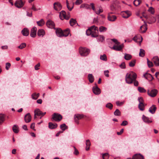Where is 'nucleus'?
<instances>
[{
    "label": "nucleus",
    "mask_w": 159,
    "mask_h": 159,
    "mask_svg": "<svg viewBox=\"0 0 159 159\" xmlns=\"http://www.w3.org/2000/svg\"><path fill=\"white\" fill-rule=\"evenodd\" d=\"M136 62V60H134L130 62H129V66L130 67H134L135 65Z\"/></svg>",
    "instance_id": "nucleus-46"
},
{
    "label": "nucleus",
    "mask_w": 159,
    "mask_h": 159,
    "mask_svg": "<svg viewBox=\"0 0 159 159\" xmlns=\"http://www.w3.org/2000/svg\"><path fill=\"white\" fill-rule=\"evenodd\" d=\"M103 159H108L109 158L108 154L107 153H105L102 155Z\"/></svg>",
    "instance_id": "nucleus-52"
},
{
    "label": "nucleus",
    "mask_w": 159,
    "mask_h": 159,
    "mask_svg": "<svg viewBox=\"0 0 159 159\" xmlns=\"http://www.w3.org/2000/svg\"><path fill=\"white\" fill-rule=\"evenodd\" d=\"M100 59L103 61H106L107 60V58L106 54H104L102 55H101Z\"/></svg>",
    "instance_id": "nucleus-44"
},
{
    "label": "nucleus",
    "mask_w": 159,
    "mask_h": 159,
    "mask_svg": "<svg viewBox=\"0 0 159 159\" xmlns=\"http://www.w3.org/2000/svg\"><path fill=\"white\" fill-rule=\"evenodd\" d=\"M145 54V51L144 50L142 49H140L139 54V56L143 57L144 56Z\"/></svg>",
    "instance_id": "nucleus-38"
},
{
    "label": "nucleus",
    "mask_w": 159,
    "mask_h": 159,
    "mask_svg": "<svg viewBox=\"0 0 159 159\" xmlns=\"http://www.w3.org/2000/svg\"><path fill=\"white\" fill-rule=\"evenodd\" d=\"M90 52V50L89 49L81 47L79 48V52L81 56H86L89 54Z\"/></svg>",
    "instance_id": "nucleus-3"
},
{
    "label": "nucleus",
    "mask_w": 159,
    "mask_h": 159,
    "mask_svg": "<svg viewBox=\"0 0 159 159\" xmlns=\"http://www.w3.org/2000/svg\"><path fill=\"white\" fill-rule=\"evenodd\" d=\"M144 77L149 81H151L153 79V77L150 74L146 73L143 75Z\"/></svg>",
    "instance_id": "nucleus-17"
},
{
    "label": "nucleus",
    "mask_w": 159,
    "mask_h": 159,
    "mask_svg": "<svg viewBox=\"0 0 159 159\" xmlns=\"http://www.w3.org/2000/svg\"><path fill=\"white\" fill-rule=\"evenodd\" d=\"M30 128L33 129H34V128H35V123H32L31 125H30Z\"/></svg>",
    "instance_id": "nucleus-64"
},
{
    "label": "nucleus",
    "mask_w": 159,
    "mask_h": 159,
    "mask_svg": "<svg viewBox=\"0 0 159 159\" xmlns=\"http://www.w3.org/2000/svg\"><path fill=\"white\" fill-rule=\"evenodd\" d=\"M137 77L136 74L133 71L127 73L125 76V81L128 84H131L134 82V85L135 86H138V82L136 80Z\"/></svg>",
    "instance_id": "nucleus-1"
},
{
    "label": "nucleus",
    "mask_w": 159,
    "mask_h": 159,
    "mask_svg": "<svg viewBox=\"0 0 159 159\" xmlns=\"http://www.w3.org/2000/svg\"><path fill=\"white\" fill-rule=\"evenodd\" d=\"M97 37H98V38H97V40L98 41L102 42L105 39V38L103 35H98V36Z\"/></svg>",
    "instance_id": "nucleus-39"
},
{
    "label": "nucleus",
    "mask_w": 159,
    "mask_h": 159,
    "mask_svg": "<svg viewBox=\"0 0 159 159\" xmlns=\"http://www.w3.org/2000/svg\"><path fill=\"white\" fill-rule=\"evenodd\" d=\"M52 116V119L56 121H59L62 118V116L58 113H54Z\"/></svg>",
    "instance_id": "nucleus-4"
},
{
    "label": "nucleus",
    "mask_w": 159,
    "mask_h": 159,
    "mask_svg": "<svg viewBox=\"0 0 159 159\" xmlns=\"http://www.w3.org/2000/svg\"><path fill=\"white\" fill-rule=\"evenodd\" d=\"M141 2L140 0H134L133 3L135 6H137L140 4Z\"/></svg>",
    "instance_id": "nucleus-48"
},
{
    "label": "nucleus",
    "mask_w": 159,
    "mask_h": 159,
    "mask_svg": "<svg viewBox=\"0 0 159 159\" xmlns=\"http://www.w3.org/2000/svg\"><path fill=\"white\" fill-rule=\"evenodd\" d=\"M25 3V2H23L22 0H16L14 3V5L18 8H21L24 5Z\"/></svg>",
    "instance_id": "nucleus-5"
},
{
    "label": "nucleus",
    "mask_w": 159,
    "mask_h": 159,
    "mask_svg": "<svg viewBox=\"0 0 159 159\" xmlns=\"http://www.w3.org/2000/svg\"><path fill=\"white\" fill-rule=\"evenodd\" d=\"M152 61L156 66H159V58L157 57H155L152 59Z\"/></svg>",
    "instance_id": "nucleus-18"
},
{
    "label": "nucleus",
    "mask_w": 159,
    "mask_h": 159,
    "mask_svg": "<svg viewBox=\"0 0 159 159\" xmlns=\"http://www.w3.org/2000/svg\"><path fill=\"white\" fill-rule=\"evenodd\" d=\"M128 124V123L127 121L124 120L122 122L120 125L121 126H125L127 125Z\"/></svg>",
    "instance_id": "nucleus-60"
},
{
    "label": "nucleus",
    "mask_w": 159,
    "mask_h": 159,
    "mask_svg": "<svg viewBox=\"0 0 159 159\" xmlns=\"http://www.w3.org/2000/svg\"><path fill=\"white\" fill-rule=\"evenodd\" d=\"M11 66V64L10 63L7 62L6 64L5 68L7 70H8Z\"/></svg>",
    "instance_id": "nucleus-57"
},
{
    "label": "nucleus",
    "mask_w": 159,
    "mask_h": 159,
    "mask_svg": "<svg viewBox=\"0 0 159 159\" xmlns=\"http://www.w3.org/2000/svg\"><path fill=\"white\" fill-rule=\"evenodd\" d=\"M73 148L74 149L75 151L74 152V154L76 155H77L79 154V152L78 150L75 147L73 146Z\"/></svg>",
    "instance_id": "nucleus-56"
},
{
    "label": "nucleus",
    "mask_w": 159,
    "mask_h": 159,
    "mask_svg": "<svg viewBox=\"0 0 159 159\" xmlns=\"http://www.w3.org/2000/svg\"><path fill=\"white\" fill-rule=\"evenodd\" d=\"M25 120L26 123L30 122L31 120V117L30 113H27L25 116Z\"/></svg>",
    "instance_id": "nucleus-15"
},
{
    "label": "nucleus",
    "mask_w": 159,
    "mask_h": 159,
    "mask_svg": "<svg viewBox=\"0 0 159 159\" xmlns=\"http://www.w3.org/2000/svg\"><path fill=\"white\" fill-rule=\"evenodd\" d=\"M114 115L115 116H120V115L121 113L119 109H117L114 112Z\"/></svg>",
    "instance_id": "nucleus-47"
},
{
    "label": "nucleus",
    "mask_w": 159,
    "mask_h": 159,
    "mask_svg": "<svg viewBox=\"0 0 159 159\" xmlns=\"http://www.w3.org/2000/svg\"><path fill=\"white\" fill-rule=\"evenodd\" d=\"M56 33L58 36L59 37H63V32L60 29H57L56 30Z\"/></svg>",
    "instance_id": "nucleus-20"
},
{
    "label": "nucleus",
    "mask_w": 159,
    "mask_h": 159,
    "mask_svg": "<svg viewBox=\"0 0 159 159\" xmlns=\"http://www.w3.org/2000/svg\"><path fill=\"white\" fill-rule=\"evenodd\" d=\"M84 115L83 114H76L74 115V116L76 117L78 120H80L84 117Z\"/></svg>",
    "instance_id": "nucleus-33"
},
{
    "label": "nucleus",
    "mask_w": 159,
    "mask_h": 159,
    "mask_svg": "<svg viewBox=\"0 0 159 159\" xmlns=\"http://www.w3.org/2000/svg\"><path fill=\"white\" fill-rule=\"evenodd\" d=\"M5 116L2 114H0V125L1 124L4 120Z\"/></svg>",
    "instance_id": "nucleus-42"
},
{
    "label": "nucleus",
    "mask_w": 159,
    "mask_h": 159,
    "mask_svg": "<svg viewBox=\"0 0 159 159\" xmlns=\"http://www.w3.org/2000/svg\"><path fill=\"white\" fill-rule=\"evenodd\" d=\"M60 128L62 129V131H63V132L66 129H67L68 127L65 124H63L60 125Z\"/></svg>",
    "instance_id": "nucleus-37"
},
{
    "label": "nucleus",
    "mask_w": 159,
    "mask_h": 159,
    "mask_svg": "<svg viewBox=\"0 0 159 159\" xmlns=\"http://www.w3.org/2000/svg\"><path fill=\"white\" fill-rule=\"evenodd\" d=\"M45 34V31L43 29H39L37 32V35L39 37H43Z\"/></svg>",
    "instance_id": "nucleus-19"
},
{
    "label": "nucleus",
    "mask_w": 159,
    "mask_h": 159,
    "mask_svg": "<svg viewBox=\"0 0 159 159\" xmlns=\"http://www.w3.org/2000/svg\"><path fill=\"white\" fill-rule=\"evenodd\" d=\"M107 18L109 21H114L116 19V17L115 15H110V13H108Z\"/></svg>",
    "instance_id": "nucleus-16"
},
{
    "label": "nucleus",
    "mask_w": 159,
    "mask_h": 159,
    "mask_svg": "<svg viewBox=\"0 0 159 159\" xmlns=\"http://www.w3.org/2000/svg\"><path fill=\"white\" fill-rule=\"evenodd\" d=\"M70 33V30L67 29L64 31L63 32V36L66 37L68 36Z\"/></svg>",
    "instance_id": "nucleus-31"
},
{
    "label": "nucleus",
    "mask_w": 159,
    "mask_h": 159,
    "mask_svg": "<svg viewBox=\"0 0 159 159\" xmlns=\"http://www.w3.org/2000/svg\"><path fill=\"white\" fill-rule=\"evenodd\" d=\"M113 106V105L111 103H108L106 105V107L109 108L110 110L112 109Z\"/></svg>",
    "instance_id": "nucleus-49"
},
{
    "label": "nucleus",
    "mask_w": 159,
    "mask_h": 159,
    "mask_svg": "<svg viewBox=\"0 0 159 159\" xmlns=\"http://www.w3.org/2000/svg\"><path fill=\"white\" fill-rule=\"evenodd\" d=\"M82 2V1L81 0H77L75 2V4L79 5Z\"/></svg>",
    "instance_id": "nucleus-62"
},
{
    "label": "nucleus",
    "mask_w": 159,
    "mask_h": 159,
    "mask_svg": "<svg viewBox=\"0 0 159 159\" xmlns=\"http://www.w3.org/2000/svg\"><path fill=\"white\" fill-rule=\"evenodd\" d=\"M98 30V27L95 25H93L90 27L86 31V34L87 35L89 36L91 35L92 30Z\"/></svg>",
    "instance_id": "nucleus-7"
},
{
    "label": "nucleus",
    "mask_w": 159,
    "mask_h": 159,
    "mask_svg": "<svg viewBox=\"0 0 159 159\" xmlns=\"http://www.w3.org/2000/svg\"><path fill=\"white\" fill-rule=\"evenodd\" d=\"M88 79L89 82L90 83L93 82L94 80V77L93 75L91 74H89L88 75Z\"/></svg>",
    "instance_id": "nucleus-25"
},
{
    "label": "nucleus",
    "mask_w": 159,
    "mask_h": 159,
    "mask_svg": "<svg viewBox=\"0 0 159 159\" xmlns=\"http://www.w3.org/2000/svg\"><path fill=\"white\" fill-rule=\"evenodd\" d=\"M76 23L77 21L75 19L71 18L70 20V23L72 26H74Z\"/></svg>",
    "instance_id": "nucleus-34"
},
{
    "label": "nucleus",
    "mask_w": 159,
    "mask_h": 159,
    "mask_svg": "<svg viewBox=\"0 0 159 159\" xmlns=\"http://www.w3.org/2000/svg\"><path fill=\"white\" fill-rule=\"evenodd\" d=\"M66 3L67 8L69 11H71L73 7V6H72L71 8H70L69 5L68 1L67 0H66Z\"/></svg>",
    "instance_id": "nucleus-55"
},
{
    "label": "nucleus",
    "mask_w": 159,
    "mask_h": 159,
    "mask_svg": "<svg viewBox=\"0 0 159 159\" xmlns=\"http://www.w3.org/2000/svg\"><path fill=\"white\" fill-rule=\"evenodd\" d=\"M138 101L139 102V103H144V100L142 97H139L138 98Z\"/></svg>",
    "instance_id": "nucleus-59"
},
{
    "label": "nucleus",
    "mask_w": 159,
    "mask_h": 159,
    "mask_svg": "<svg viewBox=\"0 0 159 159\" xmlns=\"http://www.w3.org/2000/svg\"><path fill=\"white\" fill-rule=\"evenodd\" d=\"M144 103H139L138 105V108L142 111H143L144 109Z\"/></svg>",
    "instance_id": "nucleus-32"
},
{
    "label": "nucleus",
    "mask_w": 159,
    "mask_h": 159,
    "mask_svg": "<svg viewBox=\"0 0 159 159\" xmlns=\"http://www.w3.org/2000/svg\"><path fill=\"white\" fill-rule=\"evenodd\" d=\"M109 71L107 70L104 71L105 75L107 77H109Z\"/></svg>",
    "instance_id": "nucleus-58"
},
{
    "label": "nucleus",
    "mask_w": 159,
    "mask_h": 159,
    "mask_svg": "<svg viewBox=\"0 0 159 159\" xmlns=\"http://www.w3.org/2000/svg\"><path fill=\"white\" fill-rule=\"evenodd\" d=\"M91 36L92 37H97L98 36V29L97 30H92Z\"/></svg>",
    "instance_id": "nucleus-21"
},
{
    "label": "nucleus",
    "mask_w": 159,
    "mask_h": 159,
    "mask_svg": "<svg viewBox=\"0 0 159 159\" xmlns=\"http://www.w3.org/2000/svg\"><path fill=\"white\" fill-rule=\"evenodd\" d=\"M132 58V56L129 54L125 53V54L124 58L126 60H129Z\"/></svg>",
    "instance_id": "nucleus-35"
},
{
    "label": "nucleus",
    "mask_w": 159,
    "mask_h": 159,
    "mask_svg": "<svg viewBox=\"0 0 159 159\" xmlns=\"http://www.w3.org/2000/svg\"><path fill=\"white\" fill-rule=\"evenodd\" d=\"M110 40L112 41L116 45H114L112 47H111V49L117 51H122L124 45L123 44L120 45V43L116 39H111Z\"/></svg>",
    "instance_id": "nucleus-2"
},
{
    "label": "nucleus",
    "mask_w": 159,
    "mask_h": 159,
    "mask_svg": "<svg viewBox=\"0 0 159 159\" xmlns=\"http://www.w3.org/2000/svg\"><path fill=\"white\" fill-rule=\"evenodd\" d=\"M34 113H35V115H37L38 116H41L42 111L39 109L37 108L34 111Z\"/></svg>",
    "instance_id": "nucleus-28"
},
{
    "label": "nucleus",
    "mask_w": 159,
    "mask_h": 159,
    "mask_svg": "<svg viewBox=\"0 0 159 159\" xmlns=\"http://www.w3.org/2000/svg\"><path fill=\"white\" fill-rule=\"evenodd\" d=\"M139 91L141 93H144L146 92V90L143 88L139 87L138 89Z\"/></svg>",
    "instance_id": "nucleus-41"
},
{
    "label": "nucleus",
    "mask_w": 159,
    "mask_h": 159,
    "mask_svg": "<svg viewBox=\"0 0 159 159\" xmlns=\"http://www.w3.org/2000/svg\"><path fill=\"white\" fill-rule=\"evenodd\" d=\"M95 86L93 87L92 90L93 93L96 95H98L101 93V90L97 86L96 84H95Z\"/></svg>",
    "instance_id": "nucleus-9"
},
{
    "label": "nucleus",
    "mask_w": 159,
    "mask_h": 159,
    "mask_svg": "<svg viewBox=\"0 0 159 159\" xmlns=\"http://www.w3.org/2000/svg\"><path fill=\"white\" fill-rule=\"evenodd\" d=\"M142 119L145 122L147 123H150L152 122V121L150 120L148 117H146L144 115L143 116Z\"/></svg>",
    "instance_id": "nucleus-27"
},
{
    "label": "nucleus",
    "mask_w": 159,
    "mask_h": 159,
    "mask_svg": "<svg viewBox=\"0 0 159 159\" xmlns=\"http://www.w3.org/2000/svg\"><path fill=\"white\" fill-rule=\"evenodd\" d=\"M132 159H144V157L140 153L136 154L133 156Z\"/></svg>",
    "instance_id": "nucleus-14"
},
{
    "label": "nucleus",
    "mask_w": 159,
    "mask_h": 159,
    "mask_svg": "<svg viewBox=\"0 0 159 159\" xmlns=\"http://www.w3.org/2000/svg\"><path fill=\"white\" fill-rule=\"evenodd\" d=\"M59 16L61 20L64 19L68 20L69 19V17H66V12L64 11H62L60 13Z\"/></svg>",
    "instance_id": "nucleus-8"
},
{
    "label": "nucleus",
    "mask_w": 159,
    "mask_h": 159,
    "mask_svg": "<svg viewBox=\"0 0 159 159\" xmlns=\"http://www.w3.org/2000/svg\"><path fill=\"white\" fill-rule=\"evenodd\" d=\"M103 10L102 9H99L98 11H95V12L97 14L99 15L101 13L103 12Z\"/></svg>",
    "instance_id": "nucleus-63"
},
{
    "label": "nucleus",
    "mask_w": 159,
    "mask_h": 159,
    "mask_svg": "<svg viewBox=\"0 0 159 159\" xmlns=\"http://www.w3.org/2000/svg\"><path fill=\"white\" fill-rule=\"evenodd\" d=\"M86 142V146L85 149L86 151H88L89 149L90 146L91 145V143L90 140L89 139L87 140Z\"/></svg>",
    "instance_id": "nucleus-29"
},
{
    "label": "nucleus",
    "mask_w": 159,
    "mask_h": 159,
    "mask_svg": "<svg viewBox=\"0 0 159 159\" xmlns=\"http://www.w3.org/2000/svg\"><path fill=\"white\" fill-rule=\"evenodd\" d=\"M156 109L157 108L155 105H153L149 108V111L152 114H153L155 112Z\"/></svg>",
    "instance_id": "nucleus-24"
},
{
    "label": "nucleus",
    "mask_w": 159,
    "mask_h": 159,
    "mask_svg": "<svg viewBox=\"0 0 159 159\" xmlns=\"http://www.w3.org/2000/svg\"><path fill=\"white\" fill-rule=\"evenodd\" d=\"M12 130L15 133H17L19 131L18 127L16 125H14L12 127Z\"/></svg>",
    "instance_id": "nucleus-30"
},
{
    "label": "nucleus",
    "mask_w": 159,
    "mask_h": 159,
    "mask_svg": "<svg viewBox=\"0 0 159 159\" xmlns=\"http://www.w3.org/2000/svg\"><path fill=\"white\" fill-rule=\"evenodd\" d=\"M39 96V93H34L32 94L31 96L33 99L36 100L38 98Z\"/></svg>",
    "instance_id": "nucleus-36"
},
{
    "label": "nucleus",
    "mask_w": 159,
    "mask_h": 159,
    "mask_svg": "<svg viewBox=\"0 0 159 159\" xmlns=\"http://www.w3.org/2000/svg\"><path fill=\"white\" fill-rule=\"evenodd\" d=\"M54 8L56 11H59L62 8V6L59 2H55L53 4Z\"/></svg>",
    "instance_id": "nucleus-13"
},
{
    "label": "nucleus",
    "mask_w": 159,
    "mask_h": 159,
    "mask_svg": "<svg viewBox=\"0 0 159 159\" xmlns=\"http://www.w3.org/2000/svg\"><path fill=\"white\" fill-rule=\"evenodd\" d=\"M37 29L35 27H33L30 31V36L31 37L34 38L36 35Z\"/></svg>",
    "instance_id": "nucleus-12"
},
{
    "label": "nucleus",
    "mask_w": 159,
    "mask_h": 159,
    "mask_svg": "<svg viewBox=\"0 0 159 159\" xmlns=\"http://www.w3.org/2000/svg\"><path fill=\"white\" fill-rule=\"evenodd\" d=\"M131 15V12L129 11H126L122 12L121 15L123 17L125 18H127Z\"/></svg>",
    "instance_id": "nucleus-11"
},
{
    "label": "nucleus",
    "mask_w": 159,
    "mask_h": 159,
    "mask_svg": "<svg viewBox=\"0 0 159 159\" xmlns=\"http://www.w3.org/2000/svg\"><path fill=\"white\" fill-rule=\"evenodd\" d=\"M57 127V125L56 123L53 124L52 122L48 123V127L51 129H55Z\"/></svg>",
    "instance_id": "nucleus-22"
},
{
    "label": "nucleus",
    "mask_w": 159,
    "mask_h": 159,
    "mask_svg": "<svg viewBox=\"0 0 159 159\" xmlns=\"http://www.w3.org/2000/svg\"><path fill=\"white\" fill-rule=\"evenodd\" d=\"M119 66L122 69H125L126 67L125 64V62H122L120 65Z\"/></svg>",
    "instance_id": "nucleus-54"
},
{
    "label": "nucleus",
    "mask_w": 159,
    "mask_h": 159,
    "mask_svg": "<svg viewBox=\"0 0 159 159\" xmlns=\"http://www.w3.org/2000/svg\"><path fill=\"white\" fill-rule=\"evenodd\" d=\"M46 25L47 26L50 28H54L55 29V24L54 22L51 20H48L46 22Z\"/></svg>",
    "instance_id": "nucleus-10"
},
{
    "label": "nucleus",
    "mask_w": 159,
    "mask_h": 159,
    "mask_svg": "<svg viewBox=\"0 0 159 159\" xmlns=\"http://www.w3.org/2000/svg\"><path fill=\"white\" fill-rule=\"evenodd\" d=\"M80 8H85L86 9H88L89 8V5L86 4H82L80 6Z\"/></svg>",
    "instance_id": "nucleus-50"
},
{
    "label": "nucleus",
    "mask_w": 159,
    "mask_h": 159,
    "mask_svg": "<svg viewBox=\"0 0 159 159\" xmlns=\"http://www.w3.org/2000/svg\"><path fill=\"white\" fill-rule=\"evenodd\" d=\"M148 11L152 14H153L154 12V9L152 7H150Z\"/></svg>",
    "instance_id": "nucleus-53"
},
{
    "label": "nucleus",
    "mask_w": 159,
    "mask_h": 159,
    "mask_svg": "<svg viewBox=\"0 0 159 159\" xmlns=\"http://www.w3.org/2000/svg\"><path fill=\"white\" fill-rule=\"evenodd\" d=\"M107 30V28L103 26H101L99 28V31L101 32L106 31Z\"/></svg>",
    "instance_id": "nucleus-43"
},
{
    "label": "nucleus",
    "mask_w": 159,
    "mask_h": 159,
    "mask_svg": "<svg viewBox=\"0 0 159 159\" xmlns=\"http://www.w3.org/2000/svg\"><path fill=\"white\" fill-rule=\"evenodd\" d=\"M40 66V64L39 63H38L36 65L34 66V68L35 70H38L39 68V67Z\"/></svg>",
    "instance_id": "nucleus-61"
},
{
    "label": "nucleus",
    "mask_w": 159,
    "mask_h": 159,
    "mask_svg": "<svg viewBox=\"0 0 159 159\" xmlns=\"http://www.w3.org/2000/svg\"><path fill=\"white\" fill-rule=\"evenodd\" d=\"M147 62L149 67L150 68L153 66L152 62L150 61L148 58H147Z\"/></svg>",
    "instance_id": "nucleus-45"
},
{
    "label": "nucleus",
    "mask_w": 159,
    "mask_h": 159,
    "mask_svg": "<svg viewBox=\"0 0 159 159\" xmlns=\"http://www.w3.org/2000/svg\"><path fill=\"white\" fill-rule=\"evenodd\" d=\"M147 30V28L144 25L141 26L140 28L139 31L142 33H145Z\"/></svg>",
    "instance_id": "nucleus-26"
},
{
    "label": "nucleus",
    "mask_w": 159,
    "mask_h": 159,
    "mask_svg": "<svg viewBox=\"0 0 159 159\" xmlns=\"http://www.w3.org/2000/svg\"><path fill=\"white\" fill-rule=\"evenodd\" d=\"M158 92V91L156 89H153L151 90H148V95L152 97H155Z\"/></svg>",
    "instance_id": "nucleus-6"
},
{
    "label": "nucleus",
    "mask_w": 159,
    "mask_h": 159,
    "mask_svg": "<svg viewBox=\"0 0 159 159\" xmlns=\"http://www.w3.org/2000/svg\"><path fill=\"white\" fill-rule=\"evenodd\" d=\"M37 23L39 26H42L44 24V21L43 20V19H41L39 21H37Z\"/></svg>",
    "instance_id": "nucleus-40"
},
{
    "label": "nucleus",
    "mask_w": 159,
    "mask_h": 159,
    "mask_svg": "<svg viewBox=\"0 0 159 159\" xmlns=\"http://www.w3.org/2000/svg\"><path fill=\"white\" fill-rule=\"evenodd\" d=\"M21 33L24 36H27L29 34V30L27 28H24L21 31Z\"/></svg>",
    "instance_id": "nucleus-23"
},
{
    "label": "nucleus",
    "mask_w": 159,
    "mask_h": 159,
    "mask_svg": "<svg viewBox=\"0 0 159 159\" xmlns=\"http://www.w3.org/2000/svg\"><path fill=\"white\" fill-rule=\"evenodd\" d=\"M26 46V44L25 43H22L20 46L18 47V48L20 49H22L25 48Z\"/></svg>",
    "instance_id": "nucleus-51"
}]
</instances>
